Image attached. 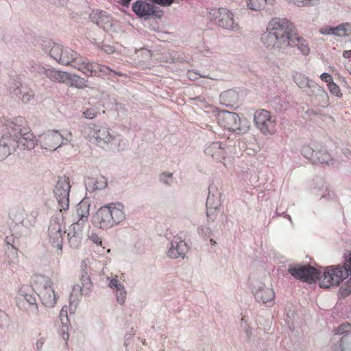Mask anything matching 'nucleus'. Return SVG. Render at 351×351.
Returning a JSON list of instances; mask_svg holds the SVG:
<instances>
[{
  "label": "nucleus",
  "instance_id": "obj_23",
  "mask_svg": "<svg viewBox=\"0 0 351 351\" xmlns=\"http://www.w3.org/2000/svg\"><path fill=\"white\" fill-rule=\"evenodd\" d=\"M313 193L316 195H320V200H329L335 198V193L328 189L322 178H316L314 180Z\"/></svg>",
  "mask_w": 351,
  "mask_h": 351
},
{
  "label": "nucleus",
  "instance_id": "obj_19",
  "mask_svg": "<svg viewBox=\"0 0 351 351\" xmlns=\"http://www.w3.org/2000/svg\"><path fill=\"white\" fill-rule=\"evenodd\" d=\"M218 121L221 126L229 130H241V123L242 120L239 115L232 112L223 110L219 114Z\"/></svg>",
  "mask_w": 351,
  "mask_h": 351
},
{
  "label": "nucleus",
  "instance_id": "obj_45",
  "mask_svg": "<svg viewBox=\"0 0 351 351\" xmlns=\"http://www.w3.org/2000/svg\"><path fill=\"white\" fill-rule=\"evenodd\" d=\"M328 87L331 94L337 97H340L342 95V93H341L339 86H337V84H335L333 81L329 82Z\"/></svg>",
  "mask_w": 351,
  "mask_h": 351
},
{
  "label": "nucleus",
  "instance_id": "obj_52",
  "mask_svg": "<svg viewBox=\"0 0 351 351\" xmlns=\"http://www.w3.org/2000/svg\"><path fill=\"white\" fill-rule=\"evenodd\" d=\"M187 75H188V77L191 80H195L198 78V76L199 77H206V76L205 75H202L197 73H195V72H193V71H189L188 73H187Z\"/></svg>",
  "mask_w": 351,
  "mask_h": 351
},
{
  "label": "nucleus",
  "instance_id": "obj_2",
  "mask_svg": "<svg viewBox=\"0 0 351 351\" xmlns=\"http://www.w3.org/2000/svg\"><path fill=\"white\" fill-rule=\"evenodd\" d=\"M43 50L48 53L51 58L62 65L71 66L81 71L84 67L85 58L82 57L77 51L69 47H64L62 45L55 43L51 40H43Z\"/></svg>",
  "mask_w": 351,
  "mask_h": 351
},
{
  "label": "nucleus",
  "instance_id": "obj_53",
  "mask_svg": "<svg viewBox=\"0 0 351 351\" xmlns=\"http://www.w3.org/2000/svg\"><path fill=\"white\" fill-rule=\"evenodd\" d=\"M320 78L329 84V82H332V76L328 73H324L320 75Z\"/></svg>",
  "mask_w": 351,
  "mask_h": 351
},
{
  "label": "nucleus",
  "instance_id": "obj_12",
  "mask_svg": "<svg viewBox=\"0 0 351 351\" xmlns=\"http://www.w3.org/2000/svg\"><path fill=\"white\" fill-rule=\"evenodd\" d=\"M254 122L256 127L263 135H269L274 133L276 130V118L271 116L270 112L260 109L254 114Z\"/></svg>",
  "mask_w": 351,
  "mask_h": 351
},
{
  "label": "nucleus",
  "instance_id": "obj_3",
  "mask_svg": "<svg viewBox=\"0 0 351 351\" xmlns=\"http://www.w3.org/2000/svg\"><path fill=\"white\" fill-rule=\"evenodd\" d=\"M3 127L12 138L13 143L16 142L17 147L20 149L31 150L38 141L29 131V128L26 127V121L22 117H15L13 120H6Z\"/></svg>",
  "mask_w": 351,
  "mask_h": 351
},
{
  "label": "nucleus",
  "instance_id": "obj_40",
  "mask_svg": "<svg viewBox=\"0 0 351 351\" xmlns=\"http://www.w3.org/2000/svg\"><path fill=\"white\" fill-rule=\"evenodd\" d=\"M298 7L315 6L318 5L319 0H288Z\"/></svg>",
  "mask_w": 351,
  "mask_h": 351
},
{
  "label": "nucleus",
  "instance_id": "obj_13",
  "mask_svg": "<svg viewBox=\"0 0 351 351\" xmlns=\"http://www.w3.org/2000/svg\"><path fill=\"white\" fill-rule=\"evenodd\" d=\"M84 66V67L82 68L81 72L87 77L103 75L112 77L114 75H123L121 72L115 71L106 65L88 61L86 58L85 59Z\"/></svg>",
  "mask_w": 351,
  "mask_h": 351
},
{
  "label": "nucleus",
  "instance_id": "obj_62",
  "mask_svg": "<svg viewBox=\"0 0 351 351\" xmlns=\"http://www.w3.org/2000/svg\"><path fill=\"white\" fill-rule=\"evenodd\" d=\"M142 53L145 54V56H151V51L146 49H143Z\"/></svg>",
  "mask_w": 351,
  "mask_h": 351
},
{
  "label": "nucleus",
  "instance_id": "obj_31",
  "mask_svg": "<svg viewBox=\"0 0 351 351\" xmlns=\"http://www.w3.org/2000/svg\"><path fill=\"white\" fill-rule=\"evenodd\" d=\"M81 285H76L73 287V291H80L81 294H87L92 287L90 276L86 271H82L80 277Z\"/></svg>",
  "mask_w": 351,
  "mask_h": 351
},
{
  "label": "nucleus",
  "instance_id": "obj_33",
  "mask_svg": "<svg viewBox=\"0 0 351 351\" xmlns=\"http://www.w3.org/2000/svg\"><path fill=\"white\" fill-rule=\"evenodd\" d=\"M28 87L23 86L22 84L16 80H14L12 85L10 87V93L12 97H16L19 99H21V97L23 96V93L27 90Z\"/></svg>",
  "mask_w": 351,
  "mask_h": 351
},
{
  "label": "nucleus",
  "instance_id": "obj_28",
  "mask_svg": "<svg viewBox=\"0 0 351 351\" xmlns=\"http://www.w3.org/2000/svg\"><path fill=\"white\" fill-rule=\"evenodd\" d=\"M2 127L3 134L0 138V160L6 158L11 154L10 146L14 143L12 138L8 134L3 125Z\"/></svg>",
  "mask_w": 351,
  "mask_h": 351
},
{
  "label": "nucleus",
  "instance_id": "obj_25",
  "mask_svg": "<svg viewBox=\"0 0 351 351\" xmlns=\"http://www.w3.org/2000/svg\"><path fill=\"white\" fill-rule=\"evenodd\" d=\"M36 293H27L22 291L17 298L19 304L23 303V304L25 305V303H27L28 305V310L34 315L38 314V308L36 302Z\"/></svg>",
  "mask_w": 351,
  "mask_h": 351
},
{
  "label": "nucleus",
  "instance_id": "obj_7",
  "mask_svg": "<svg viewBox=\"0 0 351 351\" xmlns=\"http://www.w3.org/2000/svg\"><path fill=\"white\" fill-rule=\"evenodd\" d=\"M65 234L66 229L63 223V217L62 215L51 217L48 228V239L51 245L56 247L60 252Z\"/></svg>",
  "mask_w": 351,
  "mask_h": 351
},
{
  "label": "nucleus",
  "instance_id": "obj_50",
  "mask_svg": "<svg viewBox=\"0 0 351 351\" xmlns=\"http://www.w3.org/2000/svg\"><path fill=\"white\" fill-rule=\"evenodd\" d=\"M1 39L7 44H10L12 47L14 45H19L18 40H13L10 35L3 34Z\"/></svg>",
  "mask_w": 351,
  "mask_h": 351
},
{
  "label": "nucleus",
  "instance_id": "obj_20",
  "mask_svg": "<svg viewBox=\"0 0 351 351\" xmlns=\"http://www.w3.org/2000/svg\"><path fill=\"white\" fill-rule=\"evenodd\" d=\"M316 145V144H313V146H303L301 149L302 155L306 158L311 160L313 164L320 163L328 165L329 162L332 160L331 155L329 153L324 152L322 158L317 156V153L315 154L317 149Z\"/></svg>",
  "mask_w": 351,
  "mask_h": 351
},
{
  "label": "nucleus",
  "instance_id": "obj_54",
  "mask_svg": "<svg viewBox=\"0 0 351 351\" xmlns=\"http://www.w3.org/2000/svg\"><path fill=\"white\" fill-rule=\"evenodd\" d=\"M45 343V339L43 337H40L38 339L36 343V348L37 350H41L43 348V346Z\"/></svg>",
  "mask_w": 351,
  "mask_h": 351
},
{
  "label": "nucleus",
  "instance_id": "obj_48",
  "mask_svg": "<svg viewBox=\"0 0 351 351\" xmlns=\"http://www.w3.org/2000/svg\"><path fill=\"white\" fill-rule=\"evenodd\" d=\"M83 114L85 118L92 119L95 117L97 111L95 108H87L83 112Z\"/></svg>",
  "mask_w": 351,
  "mask_h": 351
},
{
  "label": "nucleus",
  "instance_id": "obj_10",
  "mask_svg": "<svg viewBox=\"0 0 351 351\" xmlns=\"http://www.w3.org/2000/svg\"><path fill=\"white\" fill-rule=\"evenodd\" d=\"M69 178L65 176H59L56 181L53 193L60 207V211L69 208V193L71 190Z\"/></svg>",
  "mask_w": 351,
  "mask_h": 351
},
{
  "label": "nucleus",
  "instance_id": "obj_41",
  "mask_svg": "<svg viewBox=\"0 0 351 351\" xmlns=\"http://www.w3.org/2000/svg\"><path fill=\"white\" fill-rule=\"evenodd\" d=\"M159 180L167 186H171L174 180L173 173L169 172H163L159 176Z\"/></svg>",
  "mask_w": 351,
  "mask_h": 351
},
{
  "label": "nucleus",
  "instance_id": "obj_8",
  "mask_svg": "<svg viewBox=\"0 0 351 351\" xmlns=\"http://www.w3.org/2000/svg\"><path fill=\"white\" fill-rule=\"evenodd\" d=\"M36 295L40 298L42 304L48 308L53 307L56 303L57 295L53 288V282L50 278L40 276L36 284Z\"/></svg>",
  "mask_w": 351,
  "mask_h": 351
},
{
  "label": "nucleus",
  "instance_id": "obj_29",
  "mask_svg": "<svg viewBox=\"0 0 351 351\" xmlns=\"http://www.w3.org/2000/svg\"><path fill=\"white\" fill-rule=\"evenodd\" d=\"M205 154L214 159L221 161L225 158L226 151L221 142H213L205 149Z\"/></svg>",
  "mask_w": 351,
  "mask_h": 351
},
{
  "label": "nucleus",
  "instance_id": "obj_60",
  "mask_svg": "<svg viewBox=\"0 0 351 351\" xmlns=\"http://www.w3.org/2000/svg\"><path fill=\"white\" fill-rule=\"evenodd\" d=\"M60 316L62 317L63 316H64L66 317V320L67 321L68 320V318H67V312L66 311H64V308H62V310L60 311Z\"/></svg>",
  "mask_w": 351,
  "mask_h": 351
},
{
  "label": "nucleus",
  "instance_id": "obj_6",
  "mask_svg": "<svg viewBox=\"0 0 351 351\" xmlns=\"http://www.w3.org/2000/svg\"><path fill=\"white\" fill-rule=\"evenodd\" d=\"M72 141L71 132L58 130H48L39 136L38 142L42 148L54 151L62 145H67Z\"/></svg>",
  "mask_w": 351,
  "mask_h": 351
},
{
  "label": "nucleus",
  "instance_id": "obj_9",
  "mask_svg": "<svg viewBox=\"0 0 351 351\" xmlns=\"http://www.w3.org/2000/svg\"><path fill=\"white\" fill-rule=\"evenodd\" d=\"M209 18L223 29L234 32L240 28L239 22L234 18V14L226 8L211 10L209 12Z\"/></svg>",
  "mask_w": 351,
  "mask_h": 351
},
{
  "label": "nucleus",
  "instance_id": "obj_63",
  "mask_svg": "<svg viewBox=\"0 0 351 351\" xmlns=\"http://www.w3.org/2000/svg\"><path fill=\"white\" fill-rule=\"evenodd\" d=\"M5 241L7 244H11V241H14L12 237H6L5 239Z\"/></svg>",
  "mask_w": 351,
  "mask_h": 351
},
{
  "label": "nucleus",
  "instance_id": "obj_38",
  "mask_svg": "<svg viewBox=\"0 0 351 351\" xmlns=\"http://www.w3.org/2000/svg\"><path fill=\"white\" fill-rule=\"evenodd\" d=\"M82 236H80L74 234H70L69 232L67 233V238H68V242L69 245L72 248H77L82 242Z\"/></svg>",
  "mask_w": 351,
  "mask_h": 351
},
{
  "label": "nucleus",
  "instance_id": "obj_59",
  "mask_svg": "<svg viewBox=\"0 0 351 351\" xmlns=\"http://www.w3.org/2000/svg\"><path fill=\"white\" fill-rule=\"evenodd\" d=\"M343 56L345 58H349L350 57H351V51L350 50L344 51L343 53Z\"/></svg>",
  "mask_w": 351,
  "mask_h": 351
},
{
  "label": "nucleus",
  "instance_id": "obj_17",
  "mask_svg": "<svg viewBox=\"0 0 351 351\" xmlns=\"http://www.w3.org/2000/svg\"><path fill=\"white\" fill-rule=\"evenodd\" d=\"M189 246L184 239L178 236H175L170 241L168 247L167 256L170 258H184L189 252Z\"/></svg>",
  "mask_w": 351,
  "mask_h": 351
},
{
  "label": "nucleus",
  "instance_id": "obj_43",
  "mask_svg": "<svg viewBox=\"0 0 351 351\" xmlns=\"http://www.w3.org/2000/svg\"><path fill=\"white\" fill-rule=\"evenodd\" d=\"M61 322L62 326L60 328L59 334L62 337V338L66 341V344H67V341L69 339V326L66 324H64L63 319H61Z\"/></svg>",
  "mask_w": 351,
  "mask_h": 351
},
{
  "label": "nucleus",
  "instance_id": "obj_21",
  "mask_svg": "<svg viewBox=\"0 0 351 351\" xmlns=\"http://www.w3.org/2000/svg\"><path fill=\"white\" fill-rule=\"evenodd\" d=\"M89 17L92 22L104 31H110L113 27L114 21L111 16L105 11L93 10Z\"/></svg>",
  "mask_w": 351,
  "mask_h": 351
},
{
  "label": "nucleus",
  "instance_id": "obj_18",
  "mask_svg": "<svg viewBox=\"0 0 351 351\" xmlns=\"http://www.w3.org/2000/svg\"><path fill=\"white\" fill-rule=\"evenodd\" d=\"M32 71L40 74H44L47 78L53 82L65 83L68 82L69 73L52 69H45L38 64H34L32 66Z\"/></svg>",
  "mask_w": 351,
  "mask_h": 351
},
{
  "label": "nucleus",
  "instance_id": "obj_56",
  "mask_svg": "<svg viewBox=\"0 0 351 351\" xmlns=\"http://www.w3.org/2000/svg\"><path fill=\"white\" fill-rule=\"evenodd\" d=\"M340 292H341V294L342 296L346 297L350 293L351 290L350 288H345V289L341 288Z\"/></svg>",
  "mask_w": 351,
  "mask_h": 351
},
{
  "label": "nucleus",
  "instance_id": "obj_58",
  "mask_svg": "<svg viewBox=\"0 0 351 351\" xmlns=\"http://www.w3.org/2000/svg\"><path fill=\"white\" fill-rule=\"evenodd\" d=\"M6 317H7V315L4 312L0 311V326H3L1 319H5Z\"/></svg>",
  "mask_w": 351,
  "mask_h": 351
},
{
  "label": "nucleus",
  "instance_id": "obj_35",
  "mask_svg": "<svg viewBox=\"0 0 351 351\" xmlns=\"http://www.w3.org/2000/svg\"><path fill=\"white\" fill-rule=\"evenodd\" d=\"M335 35L337 36H348L351 35V24L342 23L335 27Z\"/></svg>",
  "mask_w": 351,
  "mask_h": 351
},
{
  "label": "nucleus",
  "instance_id": "obj_22",
  "mask_svg": "<svg viewBox=\"0 0 351 351\" xmlns=\"http://www.w3.org/2000/svg\"><path fill=\"white\" fill-rule=\"evenodd\" d=\"M26 213L24 209L19 206L12 208L9 212V217L16 225H22L23 227L29 228L34 225L33 222L25 218Z\"/></svg>",
  "mask_w": 351,
  "mask_h": 351
},
{
  "label": "nucleus",
  "instance_id": "obj_39",
  "mask_svg": "<svg viewBox=\"0 0 351 351\" xmlns=\"http://www.w3.org/2000/svg\"><path fill=\"white\" fill-rule=\"evenodd\" d=\"M335 334L333 337H339L340 335L344 336L346 334L351 333V324L349 323H344L335 329Z\"/></svg>",
  "mask_w": 351,
  "mask_h": 351
},
{
  "label": "nucleus",
  "instance_id": "obj_11",
  "mask_svg": "<svg viewBox=\"0 0 351 351\" xmlns=\"http://www.w3.org/2000/svg\"><path fill=\"white\" fill-rule=\"evenodd\" d=\"M288 272L295 278L306 282L308 283H313L316 280H319L323 278L322 274L316 268L310 265H290Z\"/></svg>",
  "mask_w": 351,
  "mask_h": 351
},
{
  "label": "nucleus",
  "instance_id": "obj_4",
  "mask_svg": "<svg viewBox=\"0 0 351 351\" xmlns=\"http://www.w3.org/2000/svg\"><path fill=\"white\" fill-rule=\"evenodd\" d=\"M125 219L124 206L121 202H112L100 207L93 215V223L106 230L122 222Z\"/></svg>",
  "mask_w": 351,
  "mask_h": 351
},
{
  "label": "nucleus",
  "instance_id": "obj_47",
  "mask_svg": "<svg viewBox=\"0 0 351 351\" xmlns=\"http://www.w3.org/2000/svg\"><path fill=\"white\" fill-rule=\"evenodd\" d=\"M207 217L211 221H214L219 212V208H213L212 207L206 208Z\"/></svg>",
  "mask_w": 351,
  "mask_h": 351
},
{
  "label": "nucleus",
  "instance_id": "obj_26",
  "mask_svg": "<svg viewBox=\"0 0 351 351\" xmlns=\"http://www.w3.org/2000/svg\"><path fill=\"white\" fill-rule=\"evenodd\" d=\"M254 295L258 302L266 304L274 300L275 293L272 289L261 285L256 289Z\"/></svg>",
  "mask_w": 351,
  "mask_h": 351
},
{
  "label": "nucleus",
  "instance_id": "obj_37",
  "mask_svg": "<svg viewBox=\"0 0 351 351\" xmlns=\"http://www.w3.org/2000/svg\"><path fill=\"white\" fill-rule=\"evenodd\" d=\"M267 0H247V6L252 10H261L264 8Z\"/></svg>",
  "mask_w": 351,
  "mask_h": 351
},
{
  "label": "nucleus",
  "instance_id": "obj_36",
  "mask_svg": "<svg viewBox=\"0 0 351 351\" xmlns=\"http://www.w3.org/2000/svg\"><path fill=\"white\" fill-rule=\"evenodd\" d=\"M86 224V223L77 220L70 226L68 232L83 237V230Z\"/></svg>",
  "mask_w": 351,
  "mask_h": 351
},
{
  "label": "nucleus",
  "instance_id": "obj_34",
  "mask_svg": "<svg viewBox=\"0 0 351 351\" xmlns=\"http://www.w3.org/2000/svg\"><path fill=\"white\" fill-rule=\"evenodd\" d=\"M68 81L70 82V86L75 87L79 89L84 88L86 86V80L78 75L71 74L69 73Z\"/></svg>",
  "mask_w": 351,
  "mask_h": 351
},
{
  "label": "nucleus",
  "instance_id": "obj_42",
  "mask_svg": "<svg viewBox=\"0 0 351 351\" xmlns=\"http://www.w3.org/2000/svg\"><path fill=\"white\" fill-rule=\"evenodd\" d=\"M21 101L24 104L32 103L34 101V93L30 88H27V90L23 93V96L21 97Z\"/></svg>",
  "mask_w": 351,
  "mask_h": 351
},
{
  "label": "nucleus",
  "instance_id": "obj_55",
  "mask_svg": "<svg viewBox=\"0 0 351 351\" xmlns=\"http://www.w3.org/2000/svg\"><path fill=\"white\" fill-rule=\"evenodd\" d=\"M316 152H315V154L317 153V156H319L321 158L323 157V153L324 152H326V153H328L327 152V150L323 147L322 145H316Z\"/></svg>",
  "mask_w": 351,
  "mask_h": 351
},
{
  "label": "nucleus",
  "instance_id": "obj_57",
  "mask_svg": "<svg viewBox=\"0 0 351 351\" xmlns=\"http://www.w3.org/2000/svg\"><path fill=\"white\" fill-rule=\"evenodd\" d=\"M104 50L108 53H111L114 51L112 47L110 45L104 46Z\"/></svg>",
  "mask_w": 351,
  "mask_h": 351
},
{
  "label": "nucleus",
  "instance_id": "obj_64",
  "mask_svg": "<svg viewBox=\"0 0 351 351\" xmlns=\"http://www.w3.org/2000/svg\"><path fill=\"white\" fill-rule=\"evenodd\" d=\"M50 3L57 5L60 4L62 0H48Z\"/></svg>",
  "mask_w": 351,
  "mask_h": 351
},
{
  "label": "nucleus",
  "instance_id": "obj_49",
  "mask_svg": "<svg viewBox=\"0 0 351 351\" xmlns=\"http://www.w3.org/2000/svg\"><path fill=\"white\" fill-rule=\"evenodd\" d=\"M88 238L93 243L101 245V239L96 233L91 232L90 234L88 235Z\"/></svg>",
  "mask_w": 351,
  "mask_h": 351
},
{
  "label": "nucleus",
  "instance_id": "obj_61",
  "mask_svg": "<svg viewBox=\"0 0 351 351\" xmlns=\"http://www.w3.org/2000/svg\"><path fill=\"white\" fill-rule=\"evenodd\" d=\"M132 0H121V5L125 7H128Z\"/></svg>",
  "mask_w": 351,
  "mask_h": 351
},
{
  "label": "nucleus",
  "instance_id": "obj_32",
  "mask_svg": "<svg viewBox=\"0 0 351 351\" xmlns=\"http://www.w3.org/2000/svg\"><path fill=\"white\" fill-rule=\"evenodd\" d=\"M208 195L206 201V208H219L221 206L220 196L221 193L214 186L209 187Z\"/></svg>",
  "mask_w": 351,
  "mask_h": 351
},
{
  "label": "nucleus",
  "instance_id": "obj_14",
  "mask_svg": "<svg viewBox=\"0 0 351 351\" xmlns=\"http://www.w3.org/2000/svg\"><path fill=\"white\" fill-rule=\"evenodd\" d=\"M133 12L139 17L148 19L149 18L160 19L163 12L158 6L143 0H137L132 4Z\"/></svg>",
  "mask_w": 351,
  "mask_h": 351
},
{
  "label": "nucleus",
  "instance_id": "obj_5",
  "mask_svg": "<svg viewBox=\"0 0 351 351\" xmlns=\"http://www.w3.org/2000/svg\"><path fill=\"white\" fill-rule=\"evenodd\" d=\"M349 275L351 278V253L344 266H330L325 269L321 279L320 287L329 288L333 285L337 286Z\"/></svg>",
  "mask_w": 351,
  "mask_h": 351
},
{
  "label": "nucleus",
  "instance_id": "obj_30",
  "mask_svg": "<svg viewBox=\"0 0 351 351\" xmlns=\"http://www.w3.org/2000/svg\"><path fill=\"white\" fill-rule=\"evenodd\" d=\"M90 203L86 199L81 201L76 207L77 220L87 223L89 217Z\"/></svg>",
  "mask_w": 351,
  "mask_h": 351
},
{
  "label": "nucleus",
  "instance_id": "obj_24",
  "mask_svg": "<svg viewBox=\"0 0 351 351\" xmlns=\"http://www.w3.org/2000/svg\"><path fill=\"white\" fill-rule=\"evenodd\" d=\"M331 351H351V333L342 337H333L331 340Z\"/></svg>",
  "mask_w": 351,
  "mask_h": 351
},
{
  "label": "nucleus",
  "instance_id": "obj_51",
  "mask_svg": "<svg viewBox=\"0 0 351 351\" xmlns=\"http://www.w3.org/2000/svg\"><path fill=\"white\" fill-rule=\"evenodd\" d=\"M335 27H326L324 28H322L319 32L322 34L324 35H329V34H333L335 35Z\"/></svg>",
  "mask_w": 351,
  "mask_h": 351
},
{
  "label": "nucleus",
  "instance_id": "obj_16",
  "mask_svg": "<svg viewBox=\"0 0 351 351\" xmlns=\"http://www.w3.org/2000/svg\"><path fill=\"white\" fill-rule=\"evenodd\" d=\"M293 80L300 88H308L310 90L309 95L315 94L323 97H328V95L323 88L317 84L314 81L309 80L306 75L296 73L293 76Z\"/></svg>",
  "mask_w": 351,
  "mask_h": 351
},
{
  "label": "nucleus",
  "instance_id": "obj_1",
  "mask_svg": "<svg viewBox=\"0 0 351 351\" xmlns=\"http://www.w3.org/2000/svg\"><path fill=\"white\" fill-rule=\"evenodd\" d=\"M261 40L269 51L276 55L293 47H297L303 55H308L310 52L306 40L298 36L294 25L285 18L271 19L266 32L261 34Z\"/></svg>",
  "mask_w": 351,
  "mask_h": 351
},
{
  "label": "nucleus",
  "instance_id": "obj_27",
  "mask_svg": "<svg viewBox=\"0 0 351 351\" xmlns=\"http://www.w3.org/2000/svg\"><path fill=\"white\" fill-rule=\"evenodd\" d=\"M84 184L87 191L93 192L96 190L104 189L107 186L108 182L107 179L104 176L87 177L84 180Z\"/></svg>",
  "mask_w": 351,
  "mask_h": 351
},
{
  "label": "nucleus",
  "instance_id": "obj_15",
  "mask_svg": "<svg viewBox=\"0 0 351 351\" xmlns=\"http://www.w3.org/2000/svg\"><path fill=\"white\" fill-rule=\"evenodd\" d=\"M87 130H90L88 134V141L101 147H104L112 140L107 128L93 125V127L90 126Z\"/></svg>",
  "mask_w": 351,
  "mask_h": 351
},
{
  "label": "nucleus",
  "instance_id": "obj_46",
  "mask_svg": "<svg viewBox=\"0 0 351 351\" xmlns=\"http://www.w3.org/2000/svg\"><path fill=\"white\" fill-rule=\"evenodd\" d=\"M108 287L111 289H116V291H118L122 287H123L124 285L117 278H114L110 280Z\"/></svg>",
  "mask_w": 351,
  "mask_h": 351
},
{
  "label": "nucleus",
  "instance_id": "obj_44",
  "mask_svg": "<svg viewBox=\"0 0 351 351\" xmlns=\"http://www.w3.org/2000/svg\"><path fill=\"white\" fill-rule=\"evenodd\" d=\"M126 295L127 293L124 287L120 289L119 290L117 291V301L119 304L123 305L125 303Z\"/></svg>",
  "mask_w": 351,
  "mask_h": 351
}]
</instances>
